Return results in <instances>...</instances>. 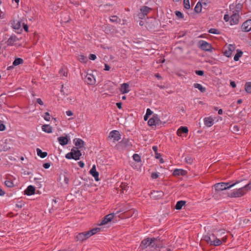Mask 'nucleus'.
<instances>
[{
    "label": "nucleus",
    "instance_id": "nucleus-63",
    "mask_svg": "<svg viewBox=\"0 0 251 251\" xmlns=\"http://www.w3.org/2000/svg\"><path fill=\"white\" fill-rule=\"evenodd\" d=\"M4 192L0 188V196H3L4 195Z\"/></svg>",
    "mask_w": 251,
    "mask_h": 251
},
{
    "label": "nucleus",
    "instance_id": "nucleus-7",
    "mask_svg": "<svg viewBox=\"0 0 251 251\" xmlns=\"http://www.w3.org/2000/svg\"><path fill=\"white\" fill-rule=\"evenodd\" d=\"M121 138V135L118 130H114L110 132L107 139L113 142L118 141Z\"/></svg>",
    "mask_w": 251,
    "mask_h": 251
},
{
    "label": "nucleus",
    "instance_id": "nucleus-53",
    "mask_svg": "<svg viewBox=\"0 0 251 251\" xmlns=\"http://www.w3.org/2000/svg\"><path fill=\"white\" fill-rule=\"evenodd\" d=\"M232 128H233V130L234 131H239V127L236 125L233 126Z\"/></svg>",
    "mask_w": 251,
    "mask_h": 251
},
{
    "label": "nucleus",
    "instance_id": "nucleus-4",
    "mask_svg": "<svg viewBox=\"0 0 251 251\" xmlns=\"http://www.w3.org/2000/svg\"><path fill=\"white\" fill-rule=\"evenodd\" d=\"M240 15L239 13L230 12L224 16V19L226 22L229 21L231 25H236L238 23Z\"/></svg>",
    "mask_w": 251,
    "mask_h": 251
},
{
    "label": "nucleus",
    "instance_id": "nucleus-61",
    "mask_svg": "<svg viewBox=\"0 0 251 251\" xmlns=\"http://www.w3.org/2000/svg\"><path fill=\"white\" fill-rule=\"evenodd\" d=\"M230 84V86L233 88H235L236 87V84L234 81H231Z\"/></svg>",
    "mask_w": 251,
    "mask_h": 251
},
{
    "label": "nucleus",
    "instance_id": "nucleus-16",
    "mask_svg": "<svg viewBox=\"0 0 251 251\" xmlns=\"http://www.w3.org/2000/svg\"><path fill=\"white\" fill-rule=\"evenodd\" d=\"M151 10V8L146 6H144L142 7L140 9L141 13L139 15V17L140 18L142 19L145 16L147 15Z\"/></svg>",
    "mask_w": 251,
    "mask_h": 251
},
{
    "label": "nucleus",
    "instance_id": "nucleus-58",
    "mask_svg": "<svg viewBox=\"0 0 251 251\" xmlns=\"http://www.w3.org/2000/svg\"><path fill=\"white\" fill-rule=\"evenodd\" d=\"M104 67H105L104 70H105V71H109L110 69V66L108 65H107V64H105Z\"/></svg>",
    "mask_w": 251,
    "mask_h": 251
},
{
    "label": "nucleus",
    "instance_id": "nucleus-18",
    "mask_svg": "<svg viewBox=\"0 0 251 251\" xmlns=\"http://www.w3.org/2000/svg\"><path fill=\"white\" fill-rule=\"evenodd\" d=\"M187 173L186 170L181 169H176L174 170L173 175L174 176H184L187 174Z\"/></svg>",
    "mask_w": 251,
    "mask_h": 251
},
{
    "label": "nucleus",
    "instance_id": "nucleus-32",
    "mask_svg": "<svg viewBox=\"0 0 251 251\" xmlns=\"http://www.w3.org/2000/svg\"><path fill=\"white\" fill-rule=\"evenodd\" d=\"M23 60L22 59L20 58H18L16 59L14 62H13V65L14 66H17L19 64H21L23 63Z\"/></svg>",
    "mask_w": 251,
    "mask_h": 251
},
{
    "label": "nucleus",
    "instance_id": "nucleus-25",
    "mask_svg": "<svg viewBox=\"0 0 251 251\" xmlns=\"http://www.w3.org/2000/svg\"><path fill=\"white\" fill-rule=\"evenodd\" d=\"M12 26L14 29L19 30L21 27V22L19 21H14L12 23Z\"/></svg>",
    "mask_w": 251,
    "mask_h": 251
},
{
    "label": "nucleus",
    "instance_id": "nucleus-2",
    "mask_svg": "<svg viewBox=\"0 0 251 251\" xmlns=\"http://www.w3.org/2000/svg\"><path fill=\"white\" fill-rule=\"evenodd\" d=\"M156 241V238H146L141 242L139 249L140 250L143 251L148 247H151L153 248H159V246L157 245Z\"/></svg>",
    "mask_w": 251,
    "mask_h": 251
},
{
    "label": "nucleus",
    "instance_id": "nucleus-57",
    "mask_svg": "<svg viewBox=\"0 0 251 251\" xmlns=\"http://www.w3.org/2000/svg\"><path fill=\"white\" fill-rule=\"evenodd\" d=\"M37 102L41 105H43V102L40 99H37Z\"/></svg>",
    "mask_w": 251,
    "mask_h": 251
},
{
    "label": "nucleus",
    "instance_id": "nucleus-34",
    "mask_svg": "<svg viewBox=\"0 0 251 251\" xmlns=\"http://www.w3.org/2000/svg\"><path fill=\"white\" fill-rule=\"evenodd\" d=\"M132 157L135 161L137 162H141V157L138 154H134Z\"/></svg>",
    "mask_w": 251,
    "mask_h": 251
},
{
    "label": "nucleus",
    "instance_id": "nucleus-44",
    "mask_svg": "<svg viewBox=\"0 0 251 251\" xmlns=\"http://www.w3.org/2000/svg\"><path fill=\"white\" fill-rule=\"evenodd\" d=\"M133 214L134 211L132 210H130L128 211H126V218H127L128 216H132Z\"/></svg>",
    "mask_w": 251,
    "mask_h": 251
},
{
    "label": "nucleus",
    "instance_id": "nucleus-26",
    "mask_svg": "<svg viewBox=\"0 0 251 251\" xmlns=\"http://www.w3.org/2000/svg\"><path fill=\"white\" fill-rule=\"evenodd\" d=\"M36 151L37 155L42 158L46 157L48 155L47 152H43L40 149H37Z\"/></svg>",
    "mask_w": 251,
    "mask_h": 251
},
{
    "label": "nucleus",
    "instance_id": "nucleus-64",
    "mask_svg": "<svg viewBox=\"0 0 251 251\" xmlns=\"http://www.w3.org/2000/svg\"><path fill=\"white\" fill-rule=\"evenodd\" d=\"M155 76L156 77H157L158 79H161V77L160 75L159 74H156L155 75Z\"/></svg>",
    "mask_w": 251,
    "mask_h": 251
},
{
    "label": "nucleus",
    "instance_id": "nucleus-40",
    "mask_svg": "<svg viewBox=\"0 0 251 251\" xmlns=\"http://www.w3.org/2000/svg\"><path fill=\"white\" fill-rule=\"evenodd\" d=\"M59 73H60L61 76L62 75L63 76H67V73L63 69H62L60 70Z\"/></svg>",
    "mask_w": 251,
    "mask_h": 251
},
{
    "label": "nucleus",
    "instance_id": "nucleus-52",
    "mask_svg": "<svg viewBox=\"0 0 251 251\" xmlns=\"http://www.w3.org/2000/svg\"><path fill=\"white\" fill-rule=\"evenodd\" d=\"M152 111L150 109L148 108V109H147V112H146V114L147 116H150V115H151L152 114Z\"/></svg>",
    "mask_w": 251,
    "mask_h": 251
},
{
    "label": "nucleus",
    "instance_id": "nucleus-62",
    "mask_svg": "<svg viewBox=\"0 0 251 251\" xmlns=\"http://www.w3.org/2000/svg\"><path fill=\"white\" fill-rule=\"evenodd\" d=\"M161 157V154L158 152L155 153V157L157 159H159Z\"/></svg>",
    "mask_w": 251,
    "mask_h": 251
},
{
    "label": "nucleus",
    "instance_id": "nucleus-6",
    "mask_svg": "<svg viewBox=\"0 0 251 251\" xmlns=\"http://www.w3.org/2000/svg\"><path fill=\"white\" fill-rule=\"evenodd\" d=\"M239 181H237L236 182L230 184L229 183H226V182H221L216 183L215 185V189L216 191H220L225 190H226L229 189L234 186H235L236 184L238 183Z\"/></svg>",
    "mask_w": 251,
    "mask_h": 251
},
{
    "label": "nucleus",
    "instance_id": "nucleus-1",
    "mask_svg": "<svg viewBox=\"0 0 251 251\" xmlns=\"http://www.w3.org/2000/svg\"><path fill=\"white\" fill-rule=\"evenodd\" d=\"M203 240L210 245L218 246L222 244V242H226V237H223L221 240L218 239L214 234L209 235H205L203 237Z\"/></svg>",
    "mask_w": 251,
    "mask_h": 251
},
{
    "label": "nucleus",
    "instance_id": "nucleus-60",
    "mask_svg": "<svg viewBox=\"0 0 251 251\" xmlns=\"http://www.w3.org/2000/svg\"><path fill=\"white\" fill-rule=\"evenodd\" d=\"M116 105L119 109H121L122 103L121 102H117L116 103Z\"/></svg>",
    "mask_w": 251,
    "mask_h": 251
},
{
    "label": "nucleus",
    "instance_id": "nucleus-49",
    "mask_svg": "<svg viewBox=\"0 0 251 251\" xmlns=\"http://www.w3.org/2000/svg\"><path fill=\"white\" fill-rule=\"evenodd\" d=\"M97 57L95 54H91L89 56V59L92 60H95L96 59Z\"/></svg>",
    "mask_w": 251,
    "mask_h": 251
},
{
    "label": "nucleus",
    "instance_id": "nucleus-29",
    "mask_svg": "<svg viewBox=\"0 0 251 251\" xmlns=\"http://www.w3.org/2000/svg\"><path fill=\"white\" fill-rule=\"evenodd\" d=\"M186 202L183 201H180L176 202L175 206L176 209L179 210L182 208V207L185 204Z\"/></svg>",
    "mask_w": 251,
    "mask_h": 251
},
{
    "label": "nucleus",
    "instance_id": "nucleus-43",
    "mask_svg": "<svg viewBox=\"0 0 251 251\" xmlns=\"http://www.w3.org/2000/svg\"><path fill=\"white\" fill-rule=\"evenodd\" d=\"M119 18L116 16H112L110 20L112 22H118Z\"/></svg>",
    "mask_w": 251,
    "mask_h": 251
},
{
    "label": "nucleus",
    "instance_id": "nucleus-19",
    "mask_svg": "<svg viewBox=\"0 0 251 251\" xmlns=\"http://www.w3.org/2000/svg\"><path fill=\"white\" fill-rule=\"evenodd\" d=\"M90 174L94 177L96 181L99 180V174L96 170L95 165H93L90 171Z\"/></svg>",
    "mask_w": 251,
    "mask_h": 251
},
{
    "label": "nucleus",
    "instance_id": "nucleus-8",
    "mask_svg": "<svg viewBox=\"0 0 251 251\" xmlns=\"http://www.w3.org/2000/svg\"><path fill=\"white\" fill-rule=\"evenodd\" d=\"M148 123L150 126H158L162 124L159 116L156 114L154 115L152 118L150 119Z\"/></svg>",
    "mask_w": 251,
    "mask_h": 251
},
{
    "label": "nucleus",
    "instance_id": "nucleus-10",
    "mask_svg": "<svg viewBox=\"0 0 251 251\" xmlns=\"http://www.w3.org/2000/svg\"><path fill=\"white\" fill-rule=\"evenodd\" d=\"M242 8V4L240 3H235L230 4L229 6L230 12L240 13Z\"/></svg>",
    "mask_w": 251,
    "mask_h": 251
},
{
    "label": "nucleus",
    "instance_id": "nucleus-48",
    "mask_svg": "<svg viewBox=\"0 0 251 251\" xmlns=\"http://www.w3.org/2000/svg\"><path fill=\"white\" fill-rule=\"evenodd\" d=\"M195 73L197 75H201V76L203 75L204 74L203 71H201V70L196 71Z\"/></svg>",
    "mask_w": 251,
    "mask_h": 251
},
{
    "label": "nucleus",
    "instance_id": "nucleus-23",
    "mask_svg": "<svg viewBox=\"0 0 251 251\" xmlns=\"http://www.w3.org/2000/svg\"><path fill=\"white\" fill-rule=\"evenodd\" d=\"M58 141L62 146H64L68 143V139L67 137H59L58 138Z\"/></svg>",
    "mask_w": 251,
    "mask_h": 251
},
{
    "label": "nucleus",
    "instance_id": "nucleus-12",
    "mask_svg": "<svg viewBox=\"0 0 251 251\" xmlns=\"http://www.w3.org/2000/svg\"><path fill=\"white\" fill-rule=\"evenodd\" d=\"M235 46L234 45H228L225 48V50L224 51V55L227 57H229L231 55L232 52L235 50Z\"/></svg>",
    "mask_w": 251,
    "mask_h": 251
},
{
    "label": "nucleus",
    "instance_id": "nucleus-38",
    "mask_svg": "<svg viewBox=\"0 0 251 251\" xmlns=\"http://www.w3.org/2000/svg\"><path fill=\"white\" fill-rule=\"evenodd\" d=\"M245 190L247 192L248 191L251 190V182L249 183L248 184L246 185L244 187Z\"/></svg>",
    "mask_w": 251,
    "mask_h": 251
},
{
    "label": "nucleus",
    "instance_id": "nucleus-37",
    "mask_svg": "<svg viewBox=\"0 0 251 251\" xmlns=\"http://www.w3.org/2000/svg\"><path fill=\"white\" fill-rule=\"evenodd\" d=\"M185 162L189 164H191L193 162V158L190 156H187L185 158Z\"/></svg>",
    "mask_w": 251,
    "mask_h": 251
},
{
    "label": "nucleus",
    "instance_id": "nucleus-42",
    "mask_svg": "<svg viewBox=\"0 0 251 251\" xmlns=\"http://www.w3.org/2000/svg\"><path fill=\"white\" fill-rule=\"evenodd\" d=\"M44 119L47 121H49L50 119V115L49 112H46L44 117Z\"/></svg>",
    "mask_w": 251,
    "mask_h": 251
},
{
    "label": "nucleus",
    "instance_id": "nucleus-28",
    "mask_svg": "<svg viewBox=\"0 0 251 251\" xmlns=\"http://www.w3.org/2000/svg\"><path fill=\"white\" fill-rule=\"evenodd\" d=\"M75 145L79 148H81L83 146L84 142L82 140L77 138L74 140Z\"/></svg>",
    "mask_w": 251,
    "mask_h": 251
},
{
    "label": "nucleus",
    "instance_id": "nucleus-21",
    "mask_svg": "<svg viewBox=\"0 0 251 251\" xmlns=\"http://www.w3.org/2000/svg\"><path fill=\"white\" fill-rule=\"evenodd\" d=\"M35 188L32 185L28 186L27 188L25 190V194L28 196H30L34 194Z\"/></svg>",
    "mask_w": 251,
    "mask_h": 251
},
{
    "label": "nucleus",
    "instance_id": "nucleus-33",
    "mask_svg": "<svg viewBox=\"0 0 251 251\" xmlns=\"http://www.w3.org/2000/svg\"><path fill=\"white\" fill-rule=\"evenodd\" d=\"M245 90L248 93H251V82H247L246 83Z\"/></svg>",
    "mask_w": 251,
    "mask_h": 251
},
{
    "label": "nucleus",
    "instance_id": "nucleus-31",
    "mask_svg": "<svg viewBox=\"0 0 251 251\" xmlns=\"http://www.w3.org/2000/svg\"><path fill=\"white\" fill-rule=\"evenodd\" d=\"M243 55V52L241 50L237 51V52L234 56V60L235 61H237L239 60L240 57H241Z\"/></svg>",
    "mask_w": 251,
    "mask_h": 251
},
{
    "label": "nucleus",
    "instance_id": "nucleus-41",
    "mask_svg": "<svg viewBox=\"0 0 251 251\" xmlns=\"http://www.w3.org/2000/svg\"><path fill=\"white\" fill-rule=\"evenodd\" d=\"M159 176V175H158V173H156V172H153L151 173V177L152 179H156Z\"/></svg>",
    "mask_w": 251,
    "mask_h": 251
},
{
    "label": "nucleus",
    "instance_id": "nucleus-46",
    "mask_svg": "<svg viewBox=\"0 0 251 251\" xmlns=\"http://www.w3.org/2000/svg\"><path fill=\"white\" fill-rule=\"evenodd\" d=\"M121 91L122 92L123 94H124L126 93V83H123L121 86Z\"/></svg>",
    "mask_w": 251,
    "mask_h": 251
},
{
    "label": "nucleus",
    "instance_id": "nucleus-59",
    "mask_svg": "<svg viewBox=\"0 0 251 251\" xmlns=\"http://www.w3.org/2000/svg\"><path fill=\"white\" fill-rule=\"evenodd\" d=\"M152 150L155 152V153L157 152L158 148L156 146H154L152 148Z\"/></svg>",
    "mask_w": 251,
    "mask_h": 251
},
{
    "label": "nucleus",
    "instance_id": "nucleus-15",
    "mask_svg": "<svg viewBox=\"0 0 251 251\" xmlns=\"http://www.w3.org/2000/svg\"><path fill=\"white\" fill-rule=\"evenodd\" d=\"M114 215L113 213L108 214L104 217L100 225H104L108 224L109 222L112 221V220L114 218Z\"/></svg>",
    "mask_w": 251,
    "mask_h": 251
},
{
    "label": "nucleus",
    "instance_id": "nucleus-50",
    "mask_svg": "<svg viewBox=\"0 0 251 251\" xmlns=\"http://www.w3.org/2000/svg\"><path fill=\"white\" fill-rule=\"evenodd\" d=\"M43 166L45 169H48L50 166V163H46L43 164Z\"/></svg>",
    "mask_w": 251,
    "mask_h": 251
},
{
    "label": "nucleus",
    "instance_id": "nucleus-5",
    "mask_svg": "<svg viewBox=\"0 0 251 251\" xmlns=\"http://www.w3.org/2000/svg\"><path fill=\"white\" fill-rule=\"evenodd\" d=\"M81 155L80 151L77 148H73L71 151L66 155V158L69 159H74L75 160H79Z\"/></svg>",
    "mask_w": 251,
    "mask_h": 251
},
{
    "label": "nucleus",
    "instance_id": "nucleus-3",
    "mask_svg": "<svg viewBox=\"0 0 251 251\" xmlns=\"http://www.w3.org/2000/svg\"><path fill=\"white\" fill-rule=\"evenodd\" d=\"M100 230V228L96 227L89 231L80 233L76 236V239L77 241L82 242L99 232Z\"/></svg>",
    "mask_w": 251,
    "mask_h": 251
},
{
    "label": "nucleus",
    "instance_id": "nucleus-45",
    "mask_svg": "<svg viewBox=\"0 0 251 251\" xmlns=\"http://www.w3.org/2000/svg\"><path fill=\"white\" fill-rule=\"evenodd\" d=\"M5 129V125L0 121V131H4Z\"/></svg>",
    "mask_w": 251,
    "mask_h": 251
},
{
    "label": "nucleus",
    "instance_id": "nucleus-39",
    "mask_svg": "<svg viewBox=\"0 0 251 251\" xmlns=\"http://www.w3.org/2000/svg\"><path fill=\"white\" fill-rule=\"evenodd\" d=\"M78 60L81 62H85L86 58L83 55H80L78 56Z\"/></svg>",
    "mask_w": 251,
    "mask_h": 251
},
{
    "label": "nucleus",
    "instance_id": "nucleus-24",
    "mask_svg": "<svg viewBox=\"0 0 251 251\" xmlns=\"http://www.w3.org/2000/svg\"><path fill=\"white\" fill-rule=\"evenodd\" d=\"M42 129L43 131L48 133L52 132V127L49 125H44L42 126Z\"/></svg>",
    "mask_w": 251,
    "mask_h": 251
},
{
    "label": "nucleus",
    "instance_id": "nucleus-22",
    "mask_svg": "<svg viewBox=\"0 0 251 251\" xmlns=\"http://www.w3.org/2000/svg\"><path fill=\"white\" fill-rule=\"evenodd\" d=\"M188 132V128L186 126H181L177 130V135L181 136L183 133H187Z\"/></svg>",
    "mask_w": 251,
    "mask_h": 251
},
{
    "label": "nucleus",
    "instance_id": "nucleus-9",
    "mask_svg": "<svg viewBox=\"0 0 251 251\" xmlns=\"http://www.w3.org/2000/svg\"><path fill=\"white\" fill-rule=\"evenodd\" d=\"M84 80L88 85H94L96 82V78L92 73H87L85 75Z\"/></svg>",
    "mask_w": 251,
    "mask_h": 251
},
{
    "label": "nucleus",
    "instance_id": "nucleus-17",
    "mask_svg": "<svg viewBox=\"0 0 251 251\" xmlns=\"http://www.w3.org/2000/svg\"><path fill=\"white\" fill-rule=\"evenodd\" d=\"M203 122L204 125L207 127H211L214 124V120L211 116L204 118Z\"/></svg>",
    "mask_w": 251,
    "mask_h": 251
},
{
    "label": "nucleus",
    "instance_id": "nucleus-30",
    "mask_svg": "<svg viewBox=\"0 0 251 251\" xmlns=\"http://www.w3.org/2000/svg\"><path fill=\"white\" fill-rule=\"evenodd\" d=\"M202 4L201 2H198L195 7L194 10L196 13H200L201 11Z\"/></svg>",
    "mask_w": 251,
    "mask_h": 251
},
{
    "label": "nucleus",
    "instance_id": "nucleus-51",
    "mask_svg": "<svg viewBox=\"0 0 251 251\" xmlns=\"http://www.w3.org/2000/svg\"><path fill=\"white\" fill-rule=\"evenodd\" d=\"M217 30L216 29L211 28L209 30V32L210 33H213V34H217Z\"/></svg>",
    "mask_w": 251,
    "mask_h": 251
},
{
    "label": "nucleus",
    "instance_id": "nucleus-20",
    "mask_svg": "<svg viewBox=\"0 0 251 251\" xmlns=\"http://www.w3.org/2000/svg\"><path fill=\"white\" fill-rule=\"evenodd\" d=\"M19 40L18 38L15 35H11L7 40L6 43L8 46H13L17 41Z\"/></svg>",
    "mask_w": 251,
    "mask_h": 251
},
{
    "label": "nucleus",
    "instance_id": "nucleus-27",
    "mask_svg": "<svg viewBox=\"0 0 251 251\" xmlns=\"http://www.w3.org/2000/svg\"><path fill=\"white\" fill-rule=\"evenodd\" d=\"M194 87L195 88L198 89L201 93H204L206 91V88L199 83H194Z\"/></svg>",
    "mask_w": 251,
    "mask_h": 251
},
{
    "label": "nucleus",
    "instance_id": "nucleus-13",
    "mask_svg": "<svg viewBox=\"0 0 251 251\" xmlns=\"http://www.w3.org/2000/svg\"><path fill=\"white\" fill-rule=\"evenodd\" d=\"M247 192L243 187L234 191L230 194V196L233 198L240 197L244 195Z\"/></svg>",
    "mask_w": 251,
    "mask_h": 251
},
{
    "label": "nucleus",
    "instance_id": "nucleus-14",
    "mask_svg": "<svg viewBox=\"0 0 251 251\" xmlns=\"http://www.w3.org/2000/svg\"><path fill=\"white\" fill-rule=\"evenodd\" d=\"M243 31L249 32L251 30V20H248L243 23L242 25Z\"/></svg>",
    "mask_w": 251,
    "mask_h": 251
},
{
    "label": "nucleus",
    "instance_id": "nucleus-47",
    "mask_svg": "<svg viewBox=\"0 0 251 251\" xmlns=\"http://www.w3.org/2000/svg\"><path fill=\"white\" fill-rule=\"evenodd\" d=\"M176 16L177 17H178V18H182L183 17V14H182V13L181 12H180V11H176Z\"/></svg>",
    "mask_w": 251,
    "mask_h": 251
},
{
    "label": "nucleus",
    "instance_id": "nucleus-36",
    "mask_svg": "<svg viewBox=\"0 0 251 251\" xmlns=\"http://www.w3.org/2000/svg\"><path fill=\"white\" fill-rule=\"evenodd\" d=\"M5 184L7 187L9 188L12 187L13 186V183L12 181L8 179L5 181Z\"/></svg>",
    "mask_w": 251,
    "mask_h": 251
},
{
    "label": "nucleus",
    "instance_id": "nucleus-35",
    "mask_svg": "<svg viewBox=\"0 0 251 251\" xmlns=\"http://www.w3.org/2000/svg\"><path fill=\"white\" fill-rule=\"evenodd\" d=\"M183 5L185 8L187 9H189L190 8L189 0H184Z\"/></svg>",
    "mask_w": 251,
    "mask_h": 251
},
{
    "label": "nucleus",
    "instance_id": "nucleus-11",
    "mask_svg": "<svg viewBox=\"0 0 251 251\" xmlns=\"http://www.w3.org/2000/svg\"><path fill=\"white\" fill-rule=\"evenodd\" d=\"M198 44L199 47L203 50L210 51L212 50L211 44L205 41L201 40Z\"/></svg>",
    "mask_w": 251,
    "mask_h": 251
},
{
    "label": "nucleus",
    "instance_id": "nucleus-54",
    "mask_svg": "<svg viewBox=\"0 0 251 251\" xmlns=\"http://www.w3.org/2000/svg\"><path fill=\"white\" fill-rule=\"evenodd\" d=\"M66 115L68 116H71L73 115V112L70 110H68L66 112Z\"/></svg>",
    "mask_w": 251,
    "mask_h": 251
},
{
    "label": "nucleus",
    "instance_id": "nucleus-55",
    "mask_svg": "<svg viewBox=\"0 0 251 251\" xmlns=\"http://www.w3.org/2000/svg\"><path fill=\"white\" fill-rule=\"evenodd\" d=\"M78 165L80 168H83L84 166V163L82 161H79L78 162Z\"/></svg>",
    "mask_w": 251,
    "mask_h": 251
},
{
    "label": "nucleus",
    "instance_id": "nucleus-56",
    "mask_svg": "<svg viewBox=\"0 0 251 251\" xmlns=\"http://www.w3.org/2000/svg\"><path fill=\"white\" fill-rule=\"evenodd\" d=\"M23 28L24 29V30L26 31V32H27L28 31V26L26 24H23Z\"/></svg>",
    "mask_w": 251,
    "mask_h": 251
}]
</instances>
